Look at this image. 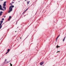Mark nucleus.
<instances>
[{"label":"nucleus","instance_id":"nucleus-18","mask_svg":"<svg viewBox=\"0 0 66 66\" xmlns=\"http://www.w3.org/2000/svg\"><path fill=\"white\" fill-rule=\"evenodd\" d=\"M7 60H6V59H5V61H6Z\"/></svg>","mask_w":66,"mask_h":66},{"label":"nucleus","instance_id":"nucleus-10","mask_svg":"<svg viewBox=\"0 0 66 66\" xmlns=\"http://www.w3.org/2000/svg\"><path fill=\"white\" fill-rule=\"evenodd\" d=\"M27 2L28 4L30 2V1H27Z\"/></svg>","mask_w":66,"mask_h":66},{"label":"nucleus","instance_id":"nucleus-14","mask_svg":"<svg viewBox=\"0 0 66 66\" xmlns=\"http://www.w3.org/2000/svg\"><path fill=\"white\" fill-rule=\"evenodd\" d=\"M10 65H11L10 66H12V64L10 63Z\"/></svg>","mask_w":66,"mask_h":66},{"label":"nucleus","instance_id":"nucleus-15","mask_svg":"<svg viewBox=\"0 0 66 66\" xmlns=\"http://www.w3.org/2000/svg\"><path fill=\"white\" fill-rule=\"evenodd\" d=\"M12 4H12V3H11L10 4V5H12Z\"/></svg>","mask_w":66,"mask_h":66},{"label":"nucleus","instance_id":"nucleus-22","mask_svg":"<svg viewBox=\"0 0 66 66\" xmlns=\"http://www.w3.org/2000/svg\"><path fill=\"white\" fill-rule=\"evenodd\" d=\"M25 1H27V0H25Z\"/></svg>","mask_w":66,"mask_h":66},{"label":"nucleus","instance_id":"nucleus-16","mask_svg":"<svg viewBox=\"0 0 66 66\" xmlns=\"http://www.w3.org/2000/svg\"><path fill=\"white\" fill-rule=\"evenodd\" d=\"M57 52H60V51H58L57 52Z\"/></svg>","mask_w":66,"mask_h":66},{"label":"nucleus","instance_id":"nucleus-13","mask_svg":"<svg viewBox=\"0 0 66 66\" xmlns=\"http://www.w3.org/2000/svg\"><path fill=\"white\" fill-rule=\"evenodd\" d=\"M2 20H4V18H3L2 19Z\"/></svg>","mask_w":66,"mask_h":66},{"label":"nucleus","instance_id":"nucleus-23","mask_svg":"<svg viewBox=\"0 0 66 66\" xmlns=\"http://www.w3.org/2000/svg\"><path fill=\"white\" fill-rule=\"evenodd\" d=\"M20 38L21 39V38Z\"/></svg>","mask_w":66,"mask_h":66},{"label":"nucleus","instance_id":"nucleus-3","mask_svg":"<svg viewBox=\"0 0 66 66\" xmlns=\"http://www.w3.org/2000/svg\"><path fill=\"white\" fill-rule=\"evenodd\" d=\"M6 2H4V3L3 4V6H5V5H6V4H6Z\"/></svg>","mask_w":66,"mask_h":66},{"label":"nucleus","instance_id":"nucleus-20","mask_svg":"<svg viewBox=\"0 0 66 66\" xmlns=\"http://www.w3.org/2000/svg\"><path fill=\"white\" fill-rule=\"evenodd\" d=\"M27 9H26V10L25 11H27Z\"/></svg>","mask_w":66,"mask_h":66},{"label":"nucleus","instance_id":"nucleus-11","mask_svg":"<svg viewBox=\"0 0 66 66\" xmlns=\"http://www.w3.org/2000/svg\"><path fill=\"white\" fill-rule=\"evenodd\" d=\"M65 37H64V38L63 39V42H64L65 40Z\"/></svg>","mask_w":66,"mask_h":66},{"label":"nucleus","instance_id":"nucleus-4","mask_svg":"<svg viewBox=\"0 0 66 66\" xmlns=\"http://www.w3.org/2000/svg\"><path fill=\"white\" fill-rule=\"evenodd\" d=\"M44 64V63L43 62H41L40 63V65H43V64Z\"/></svg>","mask_w":66,"mask_h":66},{"label":"nucleus","instance_id":"nucleus-5","mask_svg":"<svg viewBox=\"0 0 66 66\" xmlns=\"http://www.w3.org/2000/svg\"><path fill=\"white\" fill-rule=\"evenodd\" d=\"M3 21H1L0 22L1 23L0 24V25H1L2 24V23H3Z\"/></svg>","mask_w":66,"mask_h":66},{"label":"nucleus","instance_id":"nucleus-19","mask_svg":"<svg viewBox=\"0 0 66 66\" xmlns=\"http://www.w3.org/2000/svg\"><path fill=\"white\" fill-rule=\"evenodd\" d=\"M14 3V2H12V3Z\"/></svg>","mask_w":66,"mask_h":66},{"label":"nucleus","instance_id":"nucleus-1","mask_svg":"<svg viewBox=\"0 0 66 66\" xmlns=\"http://www.w3.org/2000/svg\"><path fill=\"white\" fill-rule=\"evenodd\" d=\"M5 9H6V7L5 6H3V8H2V6L1 5H0V10H2V11H4V10H5Z\"/></svg>","mask_w":66,"mask_h":66},{"label":"nucleus","instance_id":"nucleus-6","mask_svg":"<svg viewBox=\"0 0 66 66\" xmlns=\"http://www.w3.org/2000/svg\"><path fill=\"white\" fill-rule=\"evenodd\" d=\"M60 36V35L58 36V37L56 38V41H57V39L58 38H59V36Z\"/></svg>","mask_w":66,"mask_h":66},{"label":"nucleus","instance_id":"nucleus-9","mask_svg":"<svg viewBox=\"0 0 66 66\" xmlns=\"http://www.w3.org/2000/svg\"><path fill=\"white\" fill-rule=\"evenodd\" d=\"M60 46H59L57 45V46H56V48H57H57H58V47L59 48H60Z\"/></svg>","mask_w":66,"mask_h":66},{"label":"nucleus","instance_id":"nucleus-7","mask_svg":"<svg viewBox=\"0 0 66 66\" xmlns=\"http://www.w3.org/2000/svg\"><path fill=\"white\" fill-rule=\"evenodd\" d=\"M3 12L2 11H1L0 12V16H1V15H2V13H3Z\"/></svg>","mask_w":66,"mask_h":66},{"label":"nucleus","instance_id":"nucleus-12","mask_svg":"<svg viewBox=\"0 0 66 66\" xmlns=\"http://www.w3.org/2000/svg\"><path fill=\"white\" fill-rule=\"evenodd\" d=\"M10 49H8V50H7L8 52H9V51H10Z\"/></svg>","mask_w":66,"mask_h":66},{"label":"nucleus","instance_id":"nucleus-2","mask_svg":"<svg viewBox=\"0 0 66 66\" xmlns=\"http://www.w3.org/2000/svg\"><path fill=\"white\" fill-rule=\"evenodd\" d=\"M14 7V6L13 5L11 6H10L9 7V10L10 11L8 12V13H10L11 11H12V7Z\"/></svg>","mask_w":66,"mask_h":66},{"label":"nucleus","instance_id":"nucleus-17","mask_svg":"<svg viewBox=\"0 0 66 66\" xmlns=\"http://www.w3.org/2000/svg\"><path fill=\"white\" fill-rule=\"evenodd\" d=\"M8 52H7V53H6V54H7V53H8Z\"/></svg>","mask_w":66,"mask_h":66},{"label":"nucleus","instance_id":"nucleus-21","mask_svg":"<svg viewBox=\"0 0 66 66\" xmlns=\"http://www.w3.org/2000/svg\"><path fill=\"white\" fill-rule=\"evenodd\" d=\"M1 0V1H3V0Z\"/></svg>","mask_w":66,"mask_h":66},{"label":"nucleus","instance_id":"nucleus-8","mask_svg":"<svg viewBox=\"0 0 66 66\" xmlns=\"http://www.w3.org/2000/svg\"><path fill=\"white\" fill-rule=\"evenodd\" d=\"M11 18H12L11 16H10L9 17V19L8 20H10V19H11Z\"/></svg>","mask_w":66,"mask_h":66}]
</instances>
